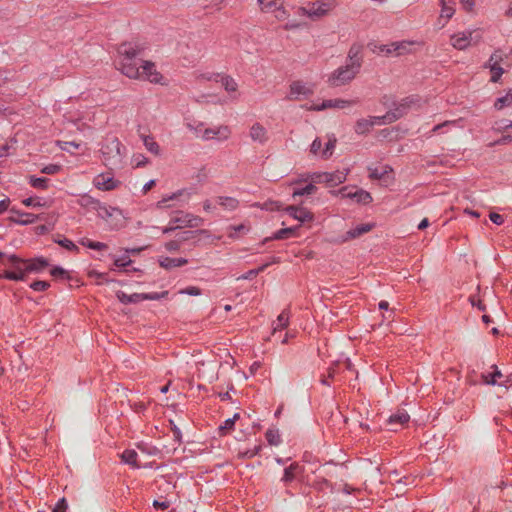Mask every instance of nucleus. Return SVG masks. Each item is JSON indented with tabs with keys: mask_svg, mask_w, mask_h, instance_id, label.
I'll list each match as a JSON object with an SVG mask.
<instances>
[{
	"mask_svg": "<svg viewBox=\"0 0 512 512\" xmlns=\"http://www.w3.org/2000/svg\"><path fill=\"white\" fill-rule=\"evenodd\" d=\"M145 49V44L139 42H125L119 45V69L128 78L140 77V66L143 62L140 56L143 55Z\"/></svg>",
	"mask_w": 512,
	"mask_h": 512,
	"instance_id": "nucleus-1",
	"label": "nucleus"
},
{
	"mask_svg": "<svg viewBox=\"0 0 512 512\" xmlns=\"http://www.w3.org/2000/svg\"><path fill=\"white\" fill-rule=\"evenodd\" d=\"M99 154L109 170L119 169L123 166L126 148L116 136L107 135L100 143Z\"/></svg>",
	"mask_w": 512,
	"mask_h": 512,
	"instance_id": "nucleus-2",
	"label": "nucleus"
},
{
	"mask_svg": "<svg viewBox=\"0 0 512 512\" xmlns=\"http://www.w3.org/2000/svg\"><path fill=\"white\" fill-rule=\"evenodd\" d=\"M359 71L360 68H358V63L356 65L346 63L345 65L340 66L334 70L329 75L327 83L331 87H340L346 85L356 77Z\"/></svg>",
	"mask_w": 512,
	"mask_h": 512,
	"instance_id": "nucleus-3",
	"label": "nucleus"
},
{
	"mask_svg": "<svg viewBox=\"0 0 512 512\" xmlns=\"http://www.w3.org/2000/svg\"><path fill=\"white\" fill-rule=\"evenodd\" d=\"M6 261L10 263L13 270H4L1 275L4 279L12 281H23L26 277L25 265L26 260L16 255L7 256Z\"/></svg>",
	"mask_w": 512,
	"mask_h": 512,
	"instance_id": "nucleus-4",
	"label": "nucleus"
},
{
	"mask_svg": "<svg viewBox=\"0 0 512 512\" xmlns=\"http://www.w3.org/2000/svg\"><path fill=\"white\" fill-rule=\"evenodd\" d=\"M348 172V169L334 172H316L310 176V179L313 183H324L329 187H334L346 180Z\"/></svg>",
	"mask_w": 512,
	"mask_h": 512,
	"instance_id": "nucleus-5",
	"label": "nucleus"
},
{
	"mask_svg": "<svg viewBox=\"0 0 512 512\" xmlns=\"http://www.w3.org/2000/svg\"><path fill=\"white\" fill-rule=\"evenodd\" d=\"M503 61V54L501 50H496L491 54L488 61L484 64V68L490 70L491 78L490 81L493 83L499 82L505 70L501 67Z\"/></svg>",
	"mask_w": 512,
	"mask_h": 512,
	"instance_id": "nucleus-6",
	"label": "nucleus"
},
{
	"mask_svg": "<svg viewBox=\"0 0 512 512\" xmlns=\"http://www.w3.org/2000/svg\"><path fill=\"white\" fill-rule=\"evenodd\" d=\"M203 222L204 220L201 217L183 211H177L170 220V224H175L177 228H196L201 226Z\"/></svg>",
	"mask_w": 512,
	"mask_h": 512,
	"instance_id": "nucleus-7",
	"label": "nucleus"
},
{
	"mask_svg": "<svg viewBox=\"0 0 512 512\" xmlns=\"http://www.w3.org/2000/svg\"><path fill=\"white\" fill-rule=\"evenodd\" d=\"M83 205L90 206L93 210H95L99 217L103 219H108L112 217L115 212H120L118 208L106 206L101 203L99 200L94 199L88 195L82 196Z\"/></svg>",
	"mask_w": 512,
	"mask_h": 512,
	"instance_id": "nucleus-8",
	"label": "nucleus"
},
{
	"mask_svg": "<svg viewBox=\"0 0 512 512\" xmlns=\"http://www.w3.org/2000/svg\"><path fill=\"white\" fill-rule=\"evenodd\" d=\"M138 79L147 80L151 83H161L163 76L157 71L156 66L151 61H143L140 66V77Z\"/></svg>",
	"mask_w": 512,
	"mask_h": 512,
	"instance_id": "nucleus-9",
	"label": "nucleus"
},
{
	"mask_svg": "<svg viewBox=\"0 0 512 512\" xmlns=\"http://www.w3.org/2000/svg\"><path fill=\"white\" fill-rule=\"evenodd\" d=\"M94 186L102 191H111L120 185V181L113 177L111 172L101 173L93 180Z\"/></svg>",
	"mask_w": 512,
	"mask_h": 512,
	"instance_id": "nucleus-10",
	"label": "nucleus"
},
{
	"mask_svg": "<svg viewBox=\"0 0 512 512\" xmlns=\"http://www.w3.org/2000/svg\"><path fill=\"white\" fill-rule=\"evenodd\" d=\"M231 135V130L226 125H221L215 128H206L203 130V133L201 134V138L203 140H212L216 139L218 141H224L227 140Z\"/></svg>",
	"mask_w": 512,
	"mask_h": 512,
	"instance_id": "nucleus-11",
	"label": "nucleus"
},
{
	"mask_svg": "<svg viewBox=\"0 0 512 512\" xmlns=\"http://www.w3.org/2000/svg\"><path fill=\"white\" fill-rule=\"evenodd\" d=\"M358 100H344V99H328L324 100L320 105H315L311 109L315 111H322L328 108L344 109L356 105Z\"/></svg>",
	"mask_w": 512,
	"mask_h": 512,
	"instance_id": "nucleus-12",
	"label": "nucleus"
},
{
	"mask_svg": "<svg viewBox=\"0 0 512 512\" xmlns=\"http://www.w3.org/2000/svg\"><path fill=\"white\" fill-rule=\"evenodd\" d=\"M410 420L409 414L404 409H398L395 413L391 414L387 420L390 430L397 431L402 428Z\"/></svg>",
	"mask_w": 512,
	"mask_h": 512,
	"instance_id": "nucleus-13",
	"label": "nucleus"
},
{
	"mask_svg": "<svg viewBox=\"0 0 512 512\" xmlns=\"http://www.w3.org/2000/svg\"><path fill=\"white\" fill-rule=\"evenodd\" d=\"M382 117L370 116L359 119L355 124V132L359 135L368 133L375 124H382Z\"/></svg>",
	"mask_w": 512,
	"mask_h": 512,
	"instance_id": "nucleus-14",
	"label": "nucleus"
},
{
	"mask_svg": "<svg viewBox=\"0 0 512 512\" xmlns=\"http://www.w3.org/2000/svg\"><path fill=\"white\" fill-rule=\"evenodd\" d=\"M340 193L343 195V197L354 199L357 203L368 204L372 201L371 194L362 189H358L352 192L348 189V187H343L340 190Z\"/></svg>",
	"mask_w": 512,
	"mask_h": 512,
	"instance_id": "nucleus-15",
	"label": "nucleus"
},
{
	"mask_svg": "<svg viewBox=\"0 0 512 512\" xmlns=\"http://www.w3.org/2000/svg\"><path fill=\"white\" fill-rule=\"evenodd\" d=\"M313 94V90L308 88L301 81H294L290 85V92L288 98L290 100H299L300 96H309Z\"/></svg>",
	"mask_w": 512,
	"mask_h": 512,
	"instance_id": "nucleus-16",
	"label": "nucleus"
},
{
	"mask_svg": "<svg viewBox=\"0 0 512 512\" xmlns=\"http://www.w3.org/2000/svg\"><path fill=\"white\" fill-rule=\"evenodd\" d=\"M472 31L468 32H460L457 34H454L451 36V45L458 49V50H464L466 49L471 42L472 39Z\"/></svg>",
	"mask_w": 512,
	"mask_h": 512,
	"instance_id": "nucleus-17",
	"label": "nucleus"
},
{
	"mask_svg": "<svg viewBox=\"0 0 512 512\" xmlns=\"http://www.w3.org/2000/svg\"><path fill=\"white\" fill-rule=\"evenodd\" d=\"M409 108L408 98L405 99L402 103H400L398 106L395 107V109L390 110L387 112L385 116L382 117L383 123L387 122H393L402 116H404L407 113V110Z\"/></svg>",
	"mask_w": 512,
	"mask_h": 512,
	"instance_id": "nucleus-18",
	"label": "nucleus"
},
{
	"mask_svg": "<svg viewBox=\"0 0 512 512\" xmlns=\"http://www.w3.org/2000/svg\"><path fill=\"white\" fill-rule=\"evenodd\" d=\"M249 136L254 142L265 144L268 141L267 130L260 123H254L249 131Z\"/></svg>",
	"mask_w": 512,
	"mask_h": 512,
	"instance_id": "nucleus-19",
	"label": "nucleus"
},
{
	"mask_svg": "<svg viewBox=\"0 0 512 512\" xmlns=\"http://www.w3.org/2000/svg\"><path fill=\"white\" fill-rule=\"evenodd\" d=\"M49 265L48 260L43 257L26 260L25 271L30 272H41Z\"/></svg>",
	"mask_w": 512,
	"mask_h": 512,
	"instance_id": "nucleus-20",
	"label": "nucleus"
},
{
	"mask_svg": "<svg viewBox=\"0 0 512 512\" xmlns=\"http://www.w3.org/2000/svg\"><path fill=\"white\" fill-rule=\"evenodd\" d=\"M334 7L332 0L325 2L317 1L314 2L310 8V15L312 16H323Z\"/></svg>",
	"mask_w": 512,
	"mask_h": 512,
	"instance_id": "nucleus-21",
	"label": "nucleus"
},
{
	"mask_svg": "<svg viewBox=\"0 0 512 512\" xmlns=\"http://www.w3.org/2000/svg\"><path fill=\"white\" fill-rule=\"evenodd\" d=\"M361 51H362V45L353 44L349 49L346 63H350L352 65H356L358 63V68L361 69L362 62H363V59L361 56Z\"/></svg>",
	"mask_w": 512,
	"mask_h": 512,
	"instance_id": "nucleus-22",
	"label": "nucleus"
},
{
	"mask_svg": "<svg viewBox=\"0 0 512 512\" xmlns=\"http://www.w3.org/2000/svg\"><path fill=\"white\" fill-rule=\"evenodd\" d=\"M373 225L371 224H361L356 226L353 229H350L346 232L345 236L343 237L342 241L346 242L351 239H355L357 237H360L361 235L369 232L372 229Z\"/></svg>",
	"mask_w": 512,
	"mask_h": 512,
	"instance_id": "nucleus-23",
	"label": "nucleus"
},
{
	"mask_svg": "<svg viewBox=\"0 0 512 512\" xmlns=\"http://www.w3.org/2000/svg\"><path fill=\"white\" fill-rule=\"evenodd\" d=\"M188 263V260L185 258H171V257H161L159 259V265L164 269H172L175 267H181Z\"/></svg>",
	"mask_w": 512,
	"mask_h": 512,
	"instance_id": "nucleus-24",
	"label": "nucleus"
},
{
	"mask_svg": "<svg viewBox=\"0 0 512 512\" xmlns=\"http://www.w3.org/2000/svg\"><path fill=\"white\" fill-rule=\"evenodd\" d=\"M414 42L411 41H400L391 43V47L394 50V55L400 56L411 52V46Z\"/></svg>",
	"mask_w": 512,
	"mask_h": 512,
	"instance_id": "nucleus-25",
	"label": "nucleus"
},
{
	"mask_svg": "<svg viewBox=\"0 0 512 512\" xmlns=\"http://www.w3.org/2000/svg\"><path fill=\"white\" fill-rule=\"evenodd\" d=\"M117 298L123 304L138 303L143 301V293H133L128 295L123 291H118Z\"/></svg>",
	"mask_w": 512,
	"mask_h": 512,
	"instance_id": "nucleus-26",
	"label": "nucleus"
},
{
	"mask_svg": "<svg viewBox=\"0 0 512 512\" xmlns=\"http://www.w3.org/2000/svg\"><path fill=\"white\" fill-rule=\"evenodd\" d=\"M216 202L218 205L229 211L235 210L239 205V201L233 197L219 196L216 198Z\"/></svg>",
	"mask_w": 512,
	"mask_h": 512,
	"instance_id": "nucleus-27",
	"label": "nucleus"
},
{
	"mask_svg": "<svg viewBox=\"0 0 512 512\" xmlns=\"http://www.w3.org/2000/svg\"><path fill=\"white\" fill-rule=\"evenodd\" d=\"M289 324V313L287 310H283L279 316L277 317V320L273 323V334L276 333L278 330L285 329Z\"/></svg>",
	"mask_w": 512,
	"mask_h": 512,
	"instance_id": "nucleus-28",
	"label": "nucleus"
},
{
	"mask_svg": "<svg viewBox=\"0 0 512 512\" xmlns=\"http://www.w3.org/2000/svg\"><path fill=\"white\" fill-rule=\"evenodd\" d=\"M296 230H297L296 227L280 229L277 232H275L271 238H266L264 240V242H267L269 239H274V240L288 239L296 234Z\"/></svg>",
	"mask_w": 512,
	"mask_h": 512,
	"instance_id": "nucleus-29",
	"label": "nucleus"
},
{
	"mask_svg": "<svg viewBox=\"0 0 512 512\" xmlns=\"http://www.w3.org/2000/svg\"><path fill=\"white\" fill-rule=\"evenodd\" d=\"M299 469H300V466L298 463H292L291 465H289L288 467H286L284 469V475L281 480L285 484L292 482L295 479L296 474L298 473Z\"/></svg>",
	"mask_w": 512,
	"mask_h": 512,
	"instance_id": "nucleus-30",
	"label": "nucleus"
},
{
	"mask_svg": "<svg viewBox=\"0 0 512 512\" xmlns=\"http://www.w3.org/2000/svg\"><path fill=\"white\" fill-rule=\"evenodd\" d=\"M137 453L135 450L126 449L121 454V459L124 463L131 465L133 468H139L137 463Z\"/></svg>",
	"mask_w": 512,
	"mask_h": 512,
	"instance_id": "nucleus-31",
	"label": "nucleus"
},
{
	"mask_svg": "<svg viewBox=\"0 0 512 512\" xmlns=\"http://www.w3.org/2000/svg\"><path fill=\"white\" fill-rule=\"evenodd\" d=\"M239 418L240 415L236 413L232 418L226 419L224 423L219 426V435L224 436L227 435L230 431H232L234 429L236 420Z\"/></svg>",
	"mask_w": 512,
	"mask_h": 512,
	"instance_id": "nucleus-32",
	"label": "nucleus"
},
{
	"mask_svg": "<svg viewBox=\"0 0 512 512\" xmlns=\"http://www.w3.org/2000/svg\"><path fill=\"white\" fill-rule=\"evenodd\" d=\"M454 5H455V3L453 0H442L441 1V17L450 19L455 13Z\"/></svg>",
	"mask_w": 512,
	"mask_h": 512,
	"instance_id": "nucleus-33",
	"label": "nucleus"
},
{
	"mask_svg": "<svg viewBox=\"0 0 512 512\" xmlns=\"http://www.w3.org/2000/svg\"><path fill=\"white\" fill-rule=\"evenodd\" d=\"M220 82L228 93L236 92L238 89V84L236 80L229 75H222Z\"/></svg>",
	"mask_w": 512,
	"mask_h": 512,
	"instance_id": "nucleus-34",
	"label": "nucleus"
},
{
	"mask_svg": "<svg viewBox=\"0 0 512 512\" xmlns=\"http://www.w3.org/2000/svg\"><path fill=\"white\" fill-rule=\"evenodd\" d=\"M18 216H19V218H17V219L12 218V220L15 223H18L21 225L32 224L38 219L37 215H35L33 213H27V212H18Z\"/></svg>",
	"mask_w": 512,
	"mask_h": 512,
	"instance_id": "nucleus-35",
	"label": "nucleus"
},
{
	"mask_svg": "<svg viewBox=\"0 0 512 512\" xmlns=\"http://www.w3.org/2000/svg\"><path fill=\"white\" fill-rule=\"evenodd\" d=\"M185 126L187 127V129L192 131L196 137H201V134L203 133V130L205 129L203 122H199V121H195V120H187L185 123Z\"/></svg>",
	"mask_w": 512,
	"mask_h": 512,
	"instance_id": "nucleus-36",
	"label": "nucleus"
},
{
	"mask_svg": "<svg viewBox=\"0 0 512 512\" xmlns=\"http://www.w3.org/2000/svg\"><path fill=\"white\" fill-rule=\"evenodd\" d=\"M512 105V94L509 93V91L506 93V95L499 97L494 102V108L496 110H502L505 107H509Z\"/></svg>",
	"mask_w": 512,
	"mask_h": 512,
	"instance_id": "nucleus-37",
	"label": "nucleus"
},
{
	"mask_svg": "<svg viewBox=\"0 0 512 512\" xmlns=\"http://www.w3.org/2000/svg\"><path fill=\"white\" fill-rule=\"evenodd\" d=\"M369 170V178L372 180H382L385 175L389 172V167L384 166L381 168H368Z\"/></svg>",
	"mask_w": 512,
	"mask_h": 512,
	"instance_id": "nucleus-38",
	"label": "nucleus"
},
{
	"mask_svg": "<svg viewBox=\"0 0 512 512\" xmlns=\"http://www.w3.org/2000/svg\"><path fill=\"white\" fill-rule=\"evenodd\" d=\"M49 179L45 177L30 176L29 184L36 189L45 190L48 188Z\"/></svg>",
	"mask_w": 512,
	"mask_h": 512,
	"instance_id": "nucleus-39",
	"label": "nucleus"
},
{
	"mask_svg": "<svg viewBox=\"0 0 512 512\" xmlns=\"http://www.w3.org/2000/svg\"><path fill=\"white\" fill-rule=\"evenodd\" d=\"M373 46L371 50L377 54H385L386 56L394 55V50L390 44H370Z\"/></svg>",
	"mask_w": 512,
	"mask_h": 512,
	"instance_id": "nucleus-40",
	"label": "nucleus"
},
{
	"mask_svg": "<svg viewBox=\"0 0 512 512\" xmlns=\"http://www.w3.org/2000/svg\"><path fill=\"white\" fill-rule=\"evenodd\" d=\"M143 143H144V146L146 147V149L148 151H150L151 153H153L155 155H158L160 153V147H159L158 143L154 140L153 137L144 136Z\"/></svg>",
	"mask_w": 512,
	"mask_h": 512,
	"instance_id": "nucleus-41",
	"label": "nucleus"
},
{
	"mask_svg": "<svg viewBox=\"0 0 512 512\" xmlns=\"http://www.w3.org/2000/svg\"><path fill=\"white\" fill-rule=\"evenodd\" d=\"M314 218L313 213L303 207H297L296 220L301 223L312 221Z\"/></svg>",
	"mask_w": 512,
	"mask_h": 512,
	"instance_id": "nucleus-42",
	"label": "nucleus"
},
{
	"mask_svg": "<svg viewBox=\"0 0 512 512\" xmlns=\"http://www.w3.org/2000/svg\"><path fill=\"white\" fill-rule=\"evenodd\" d=\"M317 190L316 186L312 183L306 185L304 188L295 189L293 191L292 197L296 200L297 196L311 195L315 193Z\"/></svg>",
	"mask_w": 512,
	"mask_h": 512,
	"instance_id": "nucleus-43",
	"label": "nucleus"
},
{
	"mask_svg": "<svg viewBox=\"0 0 512 512\" xmlns=\"http://www.w3.org/2000/svg\"><path fill=\"white\" fill-rule=\"evenodd\" d=\"M265 437L267 442L270 445H279L281 443V437L278 430L275 429H269L265 433Z\"/></svg>",
	"mask_w": 512,
	"mask_h": 512,
	"instance_id": "nucleus-44",
	"label": "nucleus"
},
{
	"mask_svg": "<svg viewBox=\"0 0 512 512\" xmlns=\"http://www.w3.org/2000/svg\"><path fill=\"white\" fill-rule=\"evenodd\" d=\"M207 230H195V231H185L178 236V240L180 241V244L194 239L198 234H206Z\"/></svg>",
	"mask_w": 512,
	"mask_h": 512,
	"instance_id": "nucleus-45",
	"label": "nucleus"
},
{
	"mask_svg": "<svg viewBox=\"0 0 512 512\" xmlns=\"http://www.w3.org/2000/svg\"><path fill=\"white\" fill-rule=\"evenodd\" d=\"M263 12L274 11L281 3L280 0H258Z\"/></svg>",
	"mask_w": 512,
	"mask_h": 512,
	"instance_id": "nucleus-46",
	"label": "nucleus"
},
{
	"mask_svg": "<svg viewBox=\"0 0 512 512\" xmlns=\"http://www.w3.org/2000/svg\"><path fill=\"white\" fill-rule=\"evenodd\" d=\"M261 451V445H256L251 449L238 452V458L240 459H251Z\"/></svg>",
	"mask_w": 512,
	"mask_h": 512,
	"instance_id": "nucleus-47",
	"label": "nucleus"
},
{
	"mask_svg": "<svg viewBox=\"0 0 512 512\" xmlns=\"http://www.w3.org/2000/svg\"><path fill=\"white\" fill-rule=\"evenodd\" d=\"M229 234L228 236L230 238H236L238 237V234H246L249 231V227H247L245 224H239L229 227Z\"/></svg>",
	"mask_w": 512,
	"mask_h": 512,
	"instance_id": "nucleus-48",
	"label": "nucleus"
},
{
	"mask_svg": "<svg viewBox=\"0 0 512 512\" xmlns=\"http://www.w3.org/2000/svg\"><path fill=\"white\" fill-rule=\"evenodd\" d=\"M335 146H336V138L332 137L328 140V142L325 145V148L322 151V158L328 159L333 154V150H334Z\"/></svg>",
	"mask_w": 512,
	"mask_h": 512,
	"instance_id": "nucleus-49",
	"label": "nucleus"
},
{
	"mask_svg": "<svg viewBox=\"0 0 512 512\" xmlns=\"http://www.w3.org/2000/svg\"><path fill=\"white\" fill-rule=\"evenodd\" d=\"M313 487L319 491H325L326 489H331L332 485L327 479L319 477L314 480Z\"/></svg>",
	"mask_w": 512,
	"mask_h": 512,
	"instance_id": "nucleus-50",
	"label": "nucleus"
},
{
	"mask_svg": "<svg viewBox=\"0 0 512 512\" xmlns=\"http://www.w3.org/2000/svg\"><path fill=\"white\" fill-rule=\"evenodd\" d=\"M55 242L68 251H71V252L79 251L78 246L74 242H72L71 240H69L67 238L55 240Z\"/></svg>",
	"mask_w": 512,
	"mask_h": 512,
	"instance_id": "nucleus-51",
	"label": "nucleus"
},
{
	"mask_svg": "<svg viewBox=\"0 0 512 512\" xmlns=\"http://www.w3.org/2000/svg\"><path fill=\"white\" fill-rule=\"evenodd\" d=\"M269 264H264L262 266H260L259 268L257 269H252V270H249L248 272H246L245 274H243L240 278L241 279H245V280H252L253 278H255L260 272H263L267 267H268Z\"/></svg>",
	"mask_w": 512,
	"mask_h": 512,
	"instance_id": "nucleus-52",
	"label": "nucleus"
},
{
	"mask_svg": "<svg viewBox=\"0 0 512 512\" xmlns=\"http://www.w3.org/2000/svg\"><path fill=\"white\" fill-rule=\"evenodd\" d=\"M50 274L55 278L69 279L68 272L59 266L52 268Z\"/></svg>",
	"mask_w": 512,
	"mask_h": 512,
	"instance_id": "nucleus-53",
	"label": "nucleus"
},
{
	"mask_svg": "<svg viewBox=\"0 0 512 512\" xmlns=\"http://www.w3.org/2000/svg\"><path fill=\"white\" fill-rule=\"evenodd\" d=\"M50 287V283L47 281L37 280L30 284V288L34 291H45Z\"/></svg>",
	"mask_w": 512,
	"mask_h": 512,
	"instance_id": "nucleus-54",
	"label": "nucleus"
},
{
	"mask_svg": "<svg viewBox=\"0 0 512 512\" xmlns=\"http://www.w3.org/2000/svg\"><path fill=\"white\" fill-rule=\"evenodd\" d=\"M61 170V165L48 164L41 169V172L48 175L57 174Z\"/></svg>",
	"mask_w": 512,
	"mask_h": 512,
	"instance_id": "nucleus-55",
	"label": "nucleus"
},
{
	"mask_svg": "<svg viewBox=\"0 0 512 512\" xmlns=\"http://www.w3.org/2000/svg\"><path fill=\"white\" fill-rule=\"evenodd\" d=\"M168 295V291H163L161 293L152 292V293H143V300H159Z\"/></svg>",
	"mask_w": 512,
	"mask_h": 512,
	"instance_id": "nucleus-56",
	"label": "nucleus"
},
{
	"mask_svg": "<svg viewBox=\"0 0 512 512\" xmlns=\"http://www.w3.org/2000/svg\"><path fill=\"white\" fill-rule=\"evenodd\" d=\"M495 368V371L492 373V380H488V376H482L484 383L488 385H496L497 384V378L502 377L501 371L497 369V366H493Z\"/></svg>",
	"mask_w": 512,
	"mask_h": 512,
	"instance_id": "nucleus-57",
	"label": "nucleus"
},
{
	"mask_svg": "<svg viewBox=\"0 0 512 512\" xmlns=\"http://www.w3.org/2000/svg\"><path fill=\"white\" fill-rule=\"evenodd\" d=\"M170 505L171 501L167 500L166 498L153 501V507L155 509L166 510L170 507Z\"/></svg>",
	"mask_w": 512,
	"mask_h": 512,
	"instance_id": "nucleus-58",
	"label": "nucleus"
},
{
	"mask_svg": "<svg viewBox=\"0 0 512 512\" xmlns=\"http://www.w3.org/2000/svg\"><path fill=\"white\" fill-rule=\"evenodd\" d=\"M132 263V260L127 256L116 258L114 265L119 268H126Z\"/></svg>",
	"mask_w": 512,
	"mask_h": 512,
	"instance_id": "nucleus-59",
	"label": "nucleus"
},
{
	"mask_svg": "<svg viewBox=\"0 0 512 512\" xmlns=\"http://www.w3.org/2000/svg\"><path fill=\"white\" fill-rule=\"evenodd\" d=\"M181 294H187L190 296H198L201 295V289L196 286H189L182 290H180Z\"/></svg>",
	"mask_w": 512,
	"mask_h": 512,
	"instance_id": "nucleus-60",
	"label": "nucleus"
},
{
	"mask_svg": "<svg viewBox=\"0 0 512 512\" xmlns=\"http://www.w3.org/2000/svg\"><path fill=\"white\" fill-rule=\"evenodd\" d=\"M25 206L40 207L43 204L38 197H28L22 201Z\"/></svg>",
	"mask_w": 512,
	"mask_h": 512,
	"instance_id": "nucleus-61",
	"label": "nucleus"
},
{
	"mask_svg": "<svg viewBox=\"0 0 512 512\" xmlns=\"http://www.w3.org/2000/svg\"><path fill=\"white\" fill-rule=\"evenodd\" d=\"M181 247L180 241L178 239L171 240L165 244V248L170 252L178 251Z\"/></svg>",
	"mask_w": 512,
	"mask_h": 512,
	"instance_id": "nucleus-62",
	"label": "nucleus"
},
{
	"mask_svg": "<svg viewBox=\"0 0 512 512\" xmlns=\"http://www.w3.org/2000/svg\"><path fill=\"white\" fill-rule=\"evenodd\" d=\"M469 302L471 303L472 306H476L481 311H484L486 309L482 301L478 299L475 295H471L469 297Z\"/></svg>",
	"mask_w": 512,
	"mask_h": 512,
	"instance_id": "nucleus-63",
	"label": "nucleus"
},
{
	"mask_svg": "<svg viewBox=\"0 0 512 512\" xmlns=\"http://www.w3.org/2000/svg\"><path fill=\"white\" fill-rule=\"evenodd\" d=\"M321 147H322L321 140L319 138H316V139H314V141L312 142V144L310 146V152L314 155H317L319 153V151L321 150Z\"/></svg>",
	"mask_w": 512,
	"mask_h": 512,
	"instance_id": "nucleus-64",
	"label": "nucleus"
}]
</instances>
